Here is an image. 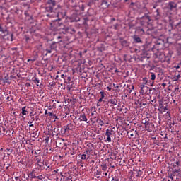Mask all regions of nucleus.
Instances as JSON below:
<instances>
[{
  "mask_svg": "<svg viewBox=\"0 0 181 181\" xmlns=\"http://www.w3.org/2000/svg\"><path fill=\"white\" fill-rule=\"evenodd\" d=\"M35 167L37 169H45V163L42 162L41 158H37L35 159Z\"/></svg>",
  "mask_w": 181,
  "mask_h": 181,
  "instance_id": "obj_1",
  "label": "nucleus"
},
{
  "mask_svg": "<svg viewBox=\"0 0 181 181\" xmlns=\"http://www.w3.org/2000/svg\"><path fill=\"white\" fill-rule=\"evenodd\" d=\"M168 7L170 11H173V9H176L177 8V4L174 1H170L168 3Z\"/></svg>",
  "mask_w": 181,
  "mask_h": 181,
  "instance_id": "obj_2",
  "label": "nucleus"
},
{
  "mask_svg": "<svg viewBox=\"0 0 181 181\" xmlns=\"http://www.w3.org/2000/svg\"><path fill=\"white\" fill-rule=\"evenodd\" d=\"M112 130H110V129H107V130H106L105 135L107 136V140L109 142H111V135H112Z\"/></svg>",
  "mask_w": 181,
  "mask_h": 181,
  "instance_id": "obj_3",
  "label": "nucleus"
},
{
  "mask_svg": "<svg viewBox=\"0 0 181 181\" xmlns=\"http://www.w3.org/2000/svg\"><path fill=\"white\" fill-rule=\"evenodd\" d=\"M56 6V1L54 0H47L46 6Z\"/></svg>",
  "mask_w": 181,
  "mask_h": 181,
  "instance_id": "obj_4",
  "label": "nucleus"
},
{
  "mask_svg": "<svg viewBox=\"0 0 181 181\" xmlns=\"http://www.w3.org/2000/svg\"><path fill=\"white\" fill-rule=\"evenodd\" d=\"M176 176V174L173 171H169L168 175H167V178L168 179H173L175 180V177Z\"/></svg>",
  "mask_w": 181,
  "mask_h": 181,
  "instance_id": "obj_5",
  "label": "nucleus"
},
{
  "mask_svg": "<svg viewBox=\"0 0 181 181\" xmlns=\"http://www.w3.org/2000/svg\"><path fill=\"white\" fill-rule=\"evenodd\" d=\"M79 121L83 122L84 121L85 122H87V117L86 116V113L83 112L80 115L79 117Z\"/></svg>",
  "mask_w": 181,
  "mask_h": 181,
  "instance_id": "obj_6",
  "label": "nucleus"
},
{
  "mask_svg": "<svg viewBox=\"0 0 181 181\" xmlns=\"http://www.w3.org/2000/svg\"><path fill=\"white\" fill-rule=\"evenodd\" d=\"M32 81H33V83H37V87H42V86H43V84H42V83H40V81L38 80L35 76L33 77Z\"/></svg>",
  "mask_w": 181,
  "mask_h": 181,
  "instance_id": "obj_7",
  "label": "nucleus"
},
{
  "mask_svg": "<svg viewBox=\"0 0 181 181\" xmlns=\"http://www.w3.org/2000/svg\"><path fill=\"white\" fill-rule=\"evenodd\" d=\"M133 40L135 42V43H142V40H141V37H139L138 35H134Z\"/></svg>",
  "mask_w": 181,
  "mask_h": 181,
  "instance_id": "obj_8",
  "label": "nucleus"
},
{
  "mask_svg": "<svg viewBox=\"0 0 181 181\" xmlns=\"http://www.w3.org/2000/svg\"><path fill=\"white\" fill-rule=\"evenodd\" d=\"M146 88V86H145V85H140V93L141 94H146V91L145 90V88Z\"/></svg>",
  "mask_w": 181,
  "mask_h": 181,
  "instance_id": "obj_9",
  "label": "nucleus"
},
{
  "mask_svg": "<svg viewBox=\"0 0 181 181\" xmlns=\"http://www.w3.org/2000/svg\"><path fill=\"white\" fill-rule=\"evenodd\" d=\"M109 103H110V104H112V105H117L118 101L117 100V98H112L110 99Z\"/></svg>",
  "mask_w": 181,
  "mask_h": 181,
  "instance_id": "obj_10",
  "label": "nucleus"
},
{
  "mask_svg": "<svg viewBox=\"0 0 181 181\" xmlns=\"http://www.w3.org/2000/svg\"><path fill=\"white\" fill-rule=\"evenodd\" d=\"M21 114H23V115H28V114H29V112L26 110V106H24L23 107H22Z\"/></svg>",
  "mask_w": 181,
  "mask_h": 181,
  "instance_id": "obj_11",
  "label": "nucleus"
},
{
  "mask_svg": "<svg viewBox=\"0 0 181 181\" xmlns=\"http://www.w3.org/2000/svg\"><path fill=\"white\" fill-rule=\"evenodd\" d=\"M0 32H2L4 35H9V31L6 29L4 30L1 25H0Z\"/></svg>",
  "mask_w": 181,
  "mask_h": 181,
  "instance_id": "obj_12",
  "label": "nucleus"
},
{
  "mask_svg": "<svg viewBox=\"0 0 181 181\" xmlns=\"http://www.w3.org/2000/svg\"><path fill=\"white\" fill-rule=\"evenodd\" d=\"M53 8H54V6H46V11L47 12H53Z\"/></svg>",
  "mask_w": 181,
  "mask_h": 181,
  "instance_id": "obj_13",
  "label": "nucleus"
},
{
  "mask_svg": "<svg viewBox=\"0 0 181 181\" xmlns=\"http://www.w3.org/2000/svg\"><path fill=\"white\" fill-rule=\"evenodd\" d=\"M88 152H90V151L87 150L86 152H84V153L81 156V159L83 160H87V153H88Z\"/></svg>",
  "mask_w": 181,
  "mask_h": 181,
  "instance_id": "obj_14",
  "label": "nucleus"
},
{
  "mask_svg": "<svg viewBox=\"0 0 181 181\" xmlns=\"http://www.w3.org/2000/svg\"><path fill=\"white\" fill-rule=\"evenodd\" d=\"M50 47L51 50H56V49H57V45L56 44V42H53L52 44H51Z\"/></svg>",
  "mask_w": 181,
  "mask_h": 181,
  "instance_id": "obj_15",
  "label": "nucleus"
},
{
  "mask_svg": "<svg viewBox=\"0 0 181 181\" xmlns=\"http://www.w3.org/2000/svg\"><path fill=\"white\" fill-rule=\"evenodd\" d=\"M96 122H97V124H98V125H100L101 127H103V125H104V122L100 119H97Z\"/></svg>",
  "mask_w": 181,
  "mask_h": 181,
  "instance_id": "obj_16",
  "label": "nucleus"
},
{
  "mask_svg": "<svg viewBox=\"0 0 181 181\" xmlns=\"http://www.w3.org/2000/svg\"><path fill=\"white\" fill-rule=\"evenodd\" d=\"M4 152H8L7 155L8 156H9L11 155V153H12V150H11V148H6Z\"/></svg>",
  "mask_w": 181,
  "mask_h": 181,
  "instance_id": "obj_17",
  "label": "nucleus"
},
{
  "mask_svg": "<svg viewBox=\"0 0 181 181\" xmlns=\"http://www.w3.org/2000/svg\"><path fill=\"white\" fill-rule=\"evenodd\" d=\"M145 84H148V78H143V83H141V85L145 86Z\"/></svg>",
  "mask_w": 181,
  "mask_h": 181,
  "instance_id": "obj_18",
  "label": "nucleus"
},
{
  "mask_svg": "<svg viewBox=\"0 0 181 181\" xmlns=\"http://www.w3.org/2000/svg\"><path fill=\"white\" fill-rule=\"evenodd\" d=\"M102 168V170H103L104 172H105V170H107V164H103L101 165Z\"/></svg>",
  "mask_w": 181,
  "mask_h": 181,
  "instance_id": "obj_19",
  "label": "nucleus"
},
{
  "mask_svg": "<svg viewBox=\"0 0 181 181\" xmlns=\"http://www.w3.org/2000/svg\"><path fill=\"white\" fill-rule=\"evenodd\" d=\"M57 148H59V146L62 145V141L60 140H57L56 141Z\"/></svg>",
  "mask_w": 181,
  "mask_h": 181,
  "instance_id": "obj_20",
  "label": "nucleus"
},
{
  "mask_svg": "<svg viewBox=\"0 0 181 181\" xmlns=\"http://www.w3.org/2000/svg\"><path fill=\"white\" fill-rule=\"evenodd\" d=\"M127 87L129 88V93H132V90H135V86H134V85H132L131 88H129V86H127Z\"/></svg>",
  "mask_w": 181,
  "mask_h": 181,
  "instance_id": "obj_21",
  "label": "nucleus"
},
{
  "mask_svg": "<svg viewBox=\"0 0 181 181\" xmlns=\"http://www.w3.org/2000/svg\"><path fill=\"white\" fill-rule=\"evenodd\" d=\"M100 94L101 95L100 98L104 99V98L105 97V93H104L103 91H100Z\"/></svg>",
  "mask_w": 181,
  "mask_h": 181,
  "instance_id": "obj_22",
  "label": "nucleus"
},
{
  "mask_svg": "<svg viewBox=\"0 0 181 181\" xmlns=\"http://www.w3.org/2000/svg\"><path fill=\"white\" fill-rule=\"evenodd\" d=\"M156 19H159V10L158 9H157L156 11Z\"/></svg>",
  "mask_w": 181,
  "mask_h": 181,
  "instance_id": "obj_23",
  "label": "nucleus"
},
{
  "mask_svg": "<svg viewBox=\"0 0 181 181\" xmlns=\"http://www.w3.org/2000/svg\"><path fill=\"white\" fill-rule=\"evenodd\" d=\"M151 77V80L153 81L156 78V75H155V74H152Z\"/></svg>",
  "mask_w": 181,
  "mask_h": 181,
  "instance_id": "obj_24",
  "label": "nucleus"
},
{
  "mask_svg": "<svg viewBox=\"0 0 181 181\" xmlns=\"http://www.w3.org/2000/svg\"><path fill=\"white\" fill-rule=\"evenodd\" d=\"M143 124L145 125V127L146 128V127H148V125H149V122L145 120L144 122H143Z\"/></svg>",
  "mask_w": 181,
  "mask_h": 181,
  "instance_id": "obj_25",
  "label": "nucleus"
},
{
  "mask_svg": "<svg viewBox=\"0 0 181 181\" xmlns=\"http://www.w3.org/2000/svg\"><path fill=\"white\" fill-rule=\"evenodd\" d=\"M30 176H31L32 179H36V175H35V173H33V172H32L30 173Z\"/></svg>",
  "mask_w": 181,
  "mask_h": 181,
  "instance_id": "obj_26",
  "label": "nucleus"
},
{
  "mask_svg": "<svg viewBox=\"0 0 181 181\" xmlns=\"http://www.w3.org/2000/svg\"><path fill=\"white\" fill-rule=\"evenodd\" d=\"M45 50H46V52H47V53H52V51L53 49H52V48H47Z\"/></svg>",
  "mask_w": 181,
  "mask_h": 181,
  "instance_id": "obj_27",
  "label": "nucleus"
},
{
  "mask_svg": "<svg viewBox=\"0 0 181 181\" xmlns=\"http://www.w3.org/2000/svg\"><path fill=\"white\" fill-rule=\"evenodd\" d=\"M35 179H39V180H42V179H43V176L42 175L36 176Z\"/></svg>",
  "mask_w": 181,
  "mask_h": 181,
  "instance_id": "obj_28",
  "label": "nucleus"
},
{
  "mask_svg": "<svg viewBox=\"0 0 181 181\" xmlns=\"http://www.w3.org/2000/svg\"><path fill=\"white\" fill-rule=\"evenodd\" d=\"M165 180L166 181H175V180H173L172 178H168V176H166Z\"/></svg>",
  "mask_w": 181,
  "mask_h": 181,
  "instance_id": "obj_29",
  "label": "nucleus"
},
{
  "mask_svg": "<svg viewBox=\"0 0 181 181\" xmlns=\"http://www.w3.org/2000/svg\"><path fill=\"white\" fill-rule=\"evenodd\" d=\"M11 42H13V33L11 34V39H10Z\"/></svg>",
  "mask_w": 181,
  "mask_h": 181,
  "instance_id": "obj_30",
  "label": "nucleus"
},
{
  "mask_svg": "<svg viewBox=\"0 0 181 181\" xmlns=\"http://www.w3.org/2000/svg\"><path fill=\"white\" fill-rule=\"evenodd\" d=\"M102 4H105V5H107L108 2H107V0H102Z\"/></svg>",
  "mask_w": 181,
  "mask_h": 181,
  "instance_id": "obj_31",
  "label": "nucleus"
},
{
  "mask_svg": "<svg viewBox=\"0 0 181 181\" xmlns=\"http://www.w3.org/2000/svg\"><path fill=\"white\" fill-rule=\"evenodd\" d=\"M49 117H54V114H53V112H48Z\"/></svg>",
  "mask_w": 181,
  "mask_h": 181,
  "instance_id": "obj_32",
  "label": "nucleus"
},
{
  "mask_svg": "<svg viewBox=\"0 0 181 181\" xmlns=\"http://www.w3.org/2000/svg\"><path fill=\"white\" fill-rule=\"evenodd\" d=\"M175 165L180 166V161H176Z\"/></svg>",
  "mask_w": 181,
  "mask_h": 181,
  "instance_id": "obj_33",
  "label": "nucleus"
},
{
  "mask_svg": "<svg viewBox=\"0 0 181 181\" xmlns=\"http://www.w3.org/2000/svg\"><path fill=\"white\" fill-rule=\"evenodd\" d=\"M54 86V83H49V87H53Z\"/></svg>",
  "mask_w": 181,
  "mask_h": 181,
  "instance_id": "obj_34",
  "label": "nucleus"
},
{
  "mask_svg": "<svg viewBox=\"0 0 181 181\" xmlns=\"http://www.w3.org/2000/svg\"><path fill=\"white\" fill-rule=\"evenodd\" d=\"M107 90H108V91H111L112 88H111V87H110V86H107Z\"/></svg>",
  "mask_w": 181,
  "mask_h": 181,
  "instance_id": "obj_35",
  "label": "nucleus"
},
{
  "mask_svg": "<svg viewBox=\"0 0 181 181\" xmlns=\"http://www.w3.org/2000/svg\"><path fill=\"white\" fill-rule=\"evenodd\" d=\"M15 179H16V181H21V180L19 179V177H16Z\"/></svg>",
  "mask_w": 181,
  "mask_h": 181,
  "instance_id": "obj_36",
  "label": "nucleus"
},
{
  "mask_svg": "<svg viewBox=\"0 0 181 181\" xmlns=\"http://www.w3.org/2000/svg\"><path fill=\"white\" fill-rule=\"evenodd\" d=\"M173 172H175L176 175V173H179V170H173Z\"/></svg>",
  "mask_w": 181,
  "mask_h": 181,
  "instance_id": "obj_37",
  "label": "nucleus"
},
{
  "mask_svg": "<svg viewBox=\"0 0 181 181\" xmlns=\"http://www.w3.org/2000/svg\"><path fill=\"white\" fill-rule=\"evenodd\" d=\"M157 6H158V5L154 4V5L153 6V9H156Z\"/></svg>",
  "mask_w": 181,
  "mask_h": 181,
  "instance_id": "obj_38",
  "label": "nucleus"
},
{
  "mask_svg": "<svg viewBox=\"0 0 181 181\" xmlns=\"http://www.w3.org/2000/svg\"><path fill=\"white\" fill-rule=\"evenodd\" d=\"M61 77H62V78H64L66 77V75L62 74V75H61Z\"/></svg>",
  "mask_w": 181,
  "mask_h": 181,
  "instance_id": "obj_39",
  "label": "nucleus"
},
{
  "mask_svg": "<svg viewBox=\"0 0 181 181\" xmlns=\"http://www.w3.org/2000/svg\"><path fill=\"white\" fill-rule=\"evenodd\" d=\"M142 105H146V103H140V107H142Z\"/></svg>",
  "mask_w": 181,
  "mask_h": 181,
  "instance_id": "obj_40",
  "label": "nucleus"
},
{
  "mask_svg": "<svg viewBox=\"0 0 181 181\" xmlns=\"http://www.w3.org/2000/svg\"><path fill=\"white\" fill-rule=\"evenodd\" d=\"M103 100V99L102 98H100L98 100V102H99V103H102Z\"/></svg>",
  "mask_w": 181,
  "mask_h": 181,
  "instance_id": "obj_41",
  "label": "nucleus"
},
{
  "mask_svg": "<svg viewBox=\"0 0 181 181\" xmlns=\"http://www.w3.org/2000/svg\"><path fill=\"white\" fill-rule=\"evenodd\" d=\"M162 87H166V83H162Z\"/></svg>",
  "mask_w": 181,
  "mask_h": 181,
  "instance_id": "obj_42",
  "label": "nucleus"
},
{
  "mask_svg": "<svg viewBox=\"0 0 181 181\" xmlns=\"http://www.w3.org/2000/svg\"><path fill=\"white\" fill-rule=\"evenodd\" d=\"M100 102H98V103H97V106L98 107H100V105H101V103H100Z\"/></svg>",
  "mask_w": 181,
  "mask_h": 181,
  "instance_id": "obj_43",
  "label": "nucleus"
},
{
  "mask_svg": "<svg viewBox=\"0 0 181 181\" xmlns=\"http://www.w3.org/2000/svg\"><path fill=\"white\" fill-rule=\"evenodd\" d=\"M34 136V138H38V137H39V135L35 134V136Z\"/></svg>",
  "mask_w": 181,
  "mask_h": 181,
  "instance_id": "obj_44",
  "label": "nucleus"
},
{
  "mask_svg": "<svg viewBox=\"0 0 181 181\" xmlns=\"http://www.w3.org/2000/svg\"><path fill=\"white\" fill-rule=\"evenodd\" d=\"M47 114H49V113L47 112V110H45V115H47Z\"/></svg>",
  "mask_w": 181,
  "mask_h": 181,
  "instance_id": "obj_45",
  "label": "nucleus"
},
{
  "mask_svg": "<svg viewBox=\"0 0 181 181\" xmlns=\"http://www.w3.org/2000/svg\"><path fill=\"white\" fill-rule=\"evenodd\" d=\"M93 119H95V121H97V119H98V118H97V117H94Z\"/></svg>",
  "mask_w": 181,
  "mask_h": 181,
  "instance_id": "obj_46",
  "label": "nucleus"
},
{
  "mask_svg": "<svg viewBox=\"0 0 181 181\" xmlns=\"http://www.w3.org/2000/svg\"><path fill=\"white\" fill-rule=\"evenodd\" d=\"M65 180H66V181H69V180H70V178H69V177H66V178L65 179Z\"/></svg>",
  "mask_w": 181,
  "mask_h": 181,
  "instance_id": "obj_47",
  "label": "nucleus"
},
{
  "mask_svg": "<svg viewBox=\"0 0 181 181\" xmlns=\"http://www.w3.org/2000/svg\"><path fill=\"white\" fill-rule=\"evenodd\" d=\"M112 181H119V180L113 178V179L112 180Z\"/></svg>",
  "mask_w": 181,
  "mask_h": 181,
  "instance_id": "obj_48",
  "label": "nucleus"
},
{
  "mask_svg": "<svg viewBox=\"0 0 181 181\" xmlns=\"http://www.w3.org/2000/svg\"><path fill=\"white\" fill-rule=\"evenodd\" d=\"M10 98H11V97L8 96V97L6 98V100H8L9 101V100H10Z\"/></svg>",
  "mask_w": 181,
  "mask_h": 181,
  "instance_id": "obj_49",
  "label": "nucleus"
},
{
  "mask_svg": "<svg viewBox=\"0 0 181 181\" xmlns=\"http://www.w3.org/2000/svg\"><path fill=\"white\" fill-rule=\"evenodd\" d=\"M115 73H118V69H116L115 70Z\"/></svg>",
  "mask_w": 181,
  "mask_h": 181,
  "instance_id": "obj_50",
  "label": "nucleus"
},
{
  "mask_svg": "<svg viewBox=\"0 0 181 181\" xmlns=\"http://www.w3.org/2000/svg\"><path fill=\"white\" fill-rule=\"evenodd\" d=\"M105 176H108V173H105Z\"/></svg>",
  "mask_w": 181,
  "mask_h": 181,
  "instance_id": "obj_51",
  "label": "nucleus"
},
{
  "mask_svg": "<svg viewBox=\"0 0 181 181\" xmlns=\"http://www.w3.org/2000/svg\"><path fill=\"white\" fill-rule=\"evenodd\" d=\"M124 43H127V41L124 40V41L122 42V45H124Z\"/></svg>",
  "mask_w": 181,
  "mask_h": 181,
  "instance_id": "obj_52",
  "label": "nucleus"
},
{
  "mask_svg": "<svg viewBox=\"0 0 181 181\" xmlns=\"http://www.w3.org/2000/svg\"><path fill=\"white\" fill-rule=\"evenodd\" d=\"M54 117H55V119H57V116H56V115H54Z\"/></svg>",
  "mask_w": 181,
  "mask_h": 181,
  "instance_id": "obj_53",
  "label": "nucleus"
},
{
  "mask_svg": "<svg viewBox=\"0 0 181 181\" xmlns=\"http://www.w3.org/2000/svg\"><path fill=\"white\" fill-rule=\"evenodd\" d=\"M45 165H46V166H47V162H45Z\"/></svg>",
  "mask_w": 181,
  "mask_h": 181,
  "instance_id": "obj_54",
  "label": "nucleus"
},
{
  "mask_svg": "<svg viewBox=\"0 0 181 181\" xmlns=\"http://www.w3.org/2000/svg\"><path fill=\"white\" fill-rule=\"evenodd\" d=\"M37 151H35V155H37Z\"/></svg>",
  "mask_w": 181,
  "mask_h": 181,
  "instance_id": "obj_55",
  "label": "nucleus"
},
{
  "mask_svg": "<svg viewBox=\"0 0 181 181\" xmlns=\"http://www.w3.org/2000/svg\"><path fill=\"white\" fill-rule=\"evenodd\" d=\"M57 39H62L61 36H58Z\"/></svg>",
  "mask_w": 181,
  "mask_h": 181,
  "instance_id": "obj_56",
  "label": "nucleus"
},
{
  "mask_svg": "<svg viewBox=\"0 0 181 181\" xmlns=\"http://www.w3.org/2000/svg\"><path fill=\"white\" fill-rule=\"evenodd\" d=\"M29 127H33V124H30Z\"/></svg>",
  "mask_w": 181,
  "mask_h": 181,
  "instance_id": "obj_57",
  "label": "nucleus"
},
{
  "mask_svg": "<svg viewBox=\"0 0 181 181\" xmlns=\"http://www.w3.org/2000/svg\"><path fill=\"white\" fill-rule=\"evenodd\" d=\"M158 2H162V0H158Z\"/></svg>",
  "mask_w": 181,
  "mask_h": 181,
  "instance_id": "obj_58",
  "label": "nucleus"
},
{
  "mask_svg": "<svg viewBox=\"0 0 181 181\" xmlns=\"http://www.w3.org/2000/svg\"><path fill=\"white\" fill-rule=\"evenodd\" d=\"M79 54H80V56H81H81H82V54H81V52H80V53H79Z\"/></svg>",
  "mask_w": 181,
  "mask_h": 181,
  "instance_id": "obj_59",
  "label": "nucleus"
},
{
  "mask_svg": "<svg viewBox=\"0 0 181 181\" xmlns=\"http://www.w3.org/2000/svg\"><path fill=\"white\" fill-rule=\"evenodd\" d=\"M93 115H94V113H91V116L93 117Z\"/></svg>",
  "mask_w": 181,
  "mask_h": 181,
  "instance_id": "obj_60",
  "label": "nucleus"
},
{
  "mask_svg": "<svg viewBox=\"0 0 181 181\" xmlns=\"http://www.w3.org/2000/svg\"><path fill=\"white\" fill-rule=\"evenodd\" d=\"M33 121H35V117H33Z\"/></svg>",
  "mask_w": 181,
  "mask_h": 181,
  "instance_id": "obj_61",
  "label": "nucleus"
},
{
  "mask_svg": "<svg viewBox=\"0 0 181 181\" xmlns=\"http://www.w3.org/2000/svg\"><path fill=\"white\" fill-rule=\"evenodd\" d=\"M55 172L58 173V172H59V170H57Z\"/></svg>",
  "mask_w": 181,
  "mask_h": 181,
  "instance_id": "obj_62",
  "label": "nucleus"
},
{
  "mask_svg": "<svg viewBox=\"0 0 181 181\" xmlns=\"http://www.w3.org/2000/svg\"><path fill=\"white\" fill-rule=\"evenodd\" d=\"M141 32H144V29H141Z\"/></svg>",
  "mask_w": 181,
  "mask_h": 181,
  "instance_id": "obj_63",
  "label": "nucleus"
},
{
  "mask_svg": "<svg viewBox=\"0 0 181 181\" xmlns=\"http://www.w3.org/2000/svg\"><path fill=\"white\" fill-rule=\"evenodd\" d=\"M57 103H59V100H55Z\"/></svg>",
  "mask_w": 181,
  "mask_h": 181,
  "instance_id": "obj_64",
  "label": "nucleus"
}]
</instances>
